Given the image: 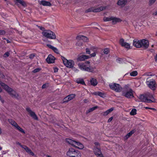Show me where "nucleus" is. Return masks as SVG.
Here are the masks:
<instances>
[{
	"label": "nucleus",
	"mask_w": 157,
	"mask_h": 157,
	"mask_svg": "<svg viewBox=\"0 0 157 157\" xmlns=\"http://www.w3.org/2000/svg\"><path fill=\"white\" fill-rule=\"evenodd\" d=\"M98 50V48L94 46L91 47L90 50L89 48H87L86 50V53L88 54H90V55H79L77 58V60L78 61H83L92 57H95L96 56Z\"/></svg>",
	"instance_id": "obj_1"
},
{
	"label": "nucleus",
	"mask_w": 157,
	"mask_h": 157,
	"mask_svg": "<svg viewBox=\"0 0 157 157\" xmlns=\"http://www.w3.org/2000/svg\"><path fill=\"white\" fill-rule=\"evenodd\" d=\"M90 62L87 61L85 62H82L78 64V66L79 69L81 70L87 71L89 72L94 73L96 69L95 66H92L90 64Z\"/></svg>",
	"instance_id": "obj_2"
},
{
	"label": "nucleus",
	"mask_w": 157,
	"mask_h": 157,
	"mask_svg": "<svg viewBox=\"0 0 157 157\" xmlns=\"http://www.w3.org/2000/svg\"><path fill=\"white\" fill-rule=\"evenodd\" d=\"M0 85L12 97L18 98L19 96L18 94L14 90L9 87L5 83L0 81Z\"/></svg>",
	"instance_id": "obj_3"
},
{
	"label": "nucleus",
	"mask_w": 157,
	"mask_h": 157,
	"mask_svg": "<svg viewBox=\"0 0 157 157\" xmlns=\"http://www.w3.org/2000/svg\"><path fill=\"white\" fill-rule=\"evenodd\" d=\"M134 91L128 85L124 86L122 91V95L129 98L134 97Z\"/></svg>",
	"instance_id": "obj_4"
},
{
	"label": "nucleus",
	"mask_w": 157,
	"mask_h": 157,
	"mask_svg": "<svg viewBox=\"0 0 157 157\" xmlns=\"http://www.w3.org/2000/svg\"><path fill=\"white\" fill-rule=\"evenodd\" d=\"M141 101L148 103L154 102L155 100L153 96L150 93H147L145 95H141L140 97Z\"/></svg>",
	"instance_id": "obj_5"
},
{
	"label": "nucleus",
	"mask_w": 157,
	"mask_h": 157,
	"mask_svg": "<svg viewBox=\"0 0 157 157\" xmlns=\"http://www.w3.org/2000/svg\"><path fill=\"white\" fill-rule=\"evenodd\" d=\"M66 141L69 144L79 149H82L84 147L82 144L72 139L67 138L66 139Z\"/></svg>",
	"instance_id": "obj_6"
},
{
	"label": "nucleus",
	"mask_w": 157,
	"mask_h": 157,
	"mask_svg": "<svg viewBox=\"0 0 157 157\" xmlns=\"http://www.w3.org/2000/svg\"><path fill=\"white\" fill-rule=\"evenodd\" d=\"M42 34L44 37L51 39H55L56 38L55 33L50 30H44Z\"/></svg>",
	"instance_id": "obj_7"
},
{
	"label": "nucleus",
	"mask_w": 157,
	"mask_h": 157,
	"mask_svg": "<svg viewBox=\"0 0 157 157\" xmlns=\"http://www.w3.org/2000/svg\"><path fill=\"white\" fill-rule=\"evenodd\" d=\"M61 59L63 60L64 65L69 68L73 67L74 65V62L71 59L68 60L63 56H61Z\"/></svg>",
	"instance_id": "obj_8"
},
{
	"label": "nucleus",
	"mask_w": 157,
	"mask_h": 157,
	"mask_svg": "<svg viewBox=\"0 0 157 157\" xmlns=\"http://www.w3.org/2000/svg\"><path fill=\"white\" fill-rule=\"evenodd\" d=\"M146 83L147 86L152 90H155L156 89L157 85L155 81L153 79L149 80L148 78L146 82Z\"/></svg>",
	"instance_id": "obj_9"
},
{
	"label": "nucleus",
	"mask_w": 157,
	"mask_h": 157,
	"mask_svg": "<svg viewBox=\"0 0 157 157\" xmlns=\"http://www.w3.org/2000/svg\"><path fill=\"white\" fill-rule=\"evenodd\" d=\"M110 88L112 90L116 92H119L122 90V88L119 84L115 83H111L109 84Z\"/></svg>",
	"instance_id": "obj_10"
},
{
	"label": "nucleus",
	"mask_w": 157,
	"mask_h": 157,
	"mask_svg": "<svg viewBox=\"0 0 157 157\" xmlns=\"http://www.w3.org/2000/svg\"><path fill=\"white\" fill-rule=\"evenodd\" d=\"M76 40L77 41L76 45L78 46H80L82 45V41H87V38L85 36L80 35L77 36Z\"/></svg>",
	"instance_id": "obj_11"
},
{
	"label": "nucleus",
	"mask_w": 157,
	"mask_h": 157,
	"mask_svg": "<svg viewBox=\"0 0 157 157\" xmlns=\"http://www.w3.org/2000/svg\"><path fill=\"white\" fill-rule=\"evenodd\" d=\"M105 9V7L103 6H101L100 7L97 8L92 7L86 10V12L88 13L92 11L94 12H98L103 10H104Z\"/></svg>",
	"instance_id": "obj_12"
},
{
	"label": "nucleus",
	"mask_w": 157,
	"mask_h": 157,
	"mask_svg": "<svg viewBox=\"0 0 157 157\" xmlns=\"http://www.w3.org/2000/svg\"><path fill=\"white\" fill-rule=\"evenodd\" d=\"M9 122L11 124L14 126L15 128L19 132L23 134L25 133V132L24 130L21 128L14 121L12 120H9Z\"/></svg>",
	"instance_id": "obj_13"
},
{
	"label": "nucleus",
	"mask_w": 157,
	"mask_h": 157,
	"mask_svg": "<svg viewBox=\"0 0 157 157\" xmlns=\"http://www.w3.org/2000/svg\"><path fill=\"white\" fill-rule=\"evenodd\" d=\"M119 43L121 46L123 47L128 49H129L130 48V44L126 42L123 39H121L119 40Z\"/></svg>",
	"instance_id": "obj_14"
},
{
	"label": "nucleus",
	"mask_w": 157,
	"mask_h": 157,
	"mask_svg": "<svg viewBox=\"0 0 157 157\" xmlns=\"http://www.w3.org/2000/svg\"><path fill=\"white\" fill-rule=\"evenodd\" d=\"M93 150L95 154L97 157H104L103 155L101 153L100 149L99 148L95 147L93 149Z\"/></svg>",
	"instance_id": "obj_15"
},
{
	"label": "nucleus",
	"mask_w": 157,
	"mask_h": 157,
	"mask_svg": "<svg viewBox=\"0 0 157 157\" xmlns=\"http://www.w3.org/2000/svg\"><path fill=\"white\" fill-rule=\"evenodd\" d=\"M27 111L29 113L31 116L33 118L36 120H38V117L36 115L35 113L31 110L29 108H26Z\"/></svg>",
	"instance_id": "obj_16"
},
{
	"label": "nucleus",
	"mask_w": 157,
	"mask_h": 157,
	"mask_svg": "<svg viewBox=\"0 0 157 157\" xmlns=\"http://www.w3.org/2000/svg\"><path fill=\"white\" fill-rule=\"evenodd\" d=\"M55 58L51 55H49L46 59V61L48 63H53L54 62Z\"/></svg>",
	"instance_id": "obj_17"
},
{
	"label": "nucleus",
	"mask_w": 157,
	"mask_h": 157,
	"mask_svg": "<svg viewBox=\"0 0 157 157\" xmlns=\"http://www.w3.org/2000/svg\"><path fill=\"white\" fill-rule=\"evenodd\" d=\"M76 150L72 148H70L67 152V155L68 156L72 157L73 155H75Z\"/></svg>",
	"instance_id": "obj_18"
},
{
	"label": "nucleus",
	"mask_w": 157,
	"mask_h": 157,
	"mask_svg": "<svg viewBox=\"0 0 157 157\" xmlns=\"http://www.w3.org/2000/svg\"><path fill=\"white\" fill-rule=\"evenodd\" d=\"M75 95L74 94H71L64 99L63 102H67L74 98L75 97Z\"/></svg>",
	"instance_id": "obj_19"
},
{
	"label": "nucleus",
	"mask_w": 157,
	"mask_h": 157,
	"mask_svg": "<svg viewBox=\"0 0 157 157\" xmlns=\"http://www.w3.org/2000/svg\"><path fill=\"white\" fill-rule=\"evenodd\" d=\"M127 3V0H118L117 4L121 7L124 6Z\"/></svg>",
	"instance_id": "obj_20"
},
{
	"label": "nucleus",
	"mask_w": 157,
	"mask_h": 157,
	"mask_svg": "<svg viewBox=\"0 0 157 157\" xmlns=\"http://www.w3.org/2000/svg\"><path fill=\"white\" fill-rule=\"evenodd\" d=\"M111 21L112 24L115 25L118 22H121L122 20L120 18L112 16Z\"/></svg>",
	"instance_id": "obj_21"
},
{
	"label": "nucleus",
	"mask_w": 157,
	"mask_h": 157,
	"mask_svg": "<svg viewBox=\"0 0 157 157\" xmlns=\"http://www.w3.org/2000/svg\"><path fill=\"white\" fill-rule=\"evenodd\" d=\"M141 47L147 48L149 46V42L147 40L143 39L141 40Z\"/></svg>",
	"instance_id": "obj_22"
},
{
	"label": "nucleus",
	"mask_w": 157,
	"mask_h": 157,
	"mask_svg": "<svg viewBox=\"0 0 157 157\" xmlns=\"http://www.w3.org/2000/svg\"><path fill=\"white\" fill-rule=\"evenodd\" d=\"M141 40H134L133 42V45L137 48H140L141 47Z\"/></svg>",
	"instance_id": "obj_23"
},
{
	"label": "nucleus",
	"mask_w": 157,
	"mask_h": 157,
	"mask_svg": "<svg viewBox=\"0 0 157 157\" xmlns=\"http://www.w3.org/2000/svg\"><path fill=\"white\" fill-rule=\"evenodd\" d=\"M39 4L44 6H51V3L48 1H39Z\"/></svg>",
	"instance_id": "obj_24"
},
{
	"label": "nucleus",
	"mask_w": 157,
	"mask_h": 157,
	"mask_svg": "<svg viewBox=\"0 0 157 157\" xmlns=\"http://www.w3.org/2000/svg\"><path fill=\"white\" fill-rule=\"evenodd\" d=\"M23 149L25 150L26 152L30 155L33 156L34 155V153L31 151V150L26 146H25L23 147Z\"/></svg>",
	"instance_id": "obj_25"
},
{
	"label": "nucleus",
	"mask_w": 157,
	"mask_h": 157,
	"mask_svg": "<svg viewBox=\"0 0 157 157\" xmlns=\"http://www.w3.org/2000/svg\"><path fill=\"white\" fill-rule=\"evenodd\" d=\"M47 46L49 48L52 49L57 54L59 53V51L55 47L50 44H47Z\"/></svg>",
	"instance_id": "obj_26"
},
{
	"label": "nucleus",
	"mask_w": 157,
	"mask_h": 157,
	"mask_svg": "<svg viewBox=\"0 0 157 157\" xmlns=\"http://www.w3.org/2000/svg\"><path fill=\"white\" fill-rule=\"evenodd\" d=\"M114 109L113 108H112L105 112H103L102 113V114L103 116H106L108 114L110 113Z\"/></svg>",
	"instance_id": "obj_27"
},
{
	"label": "nucleus",
	"mask_w": 157,
	"mask_h": 157,
	"mask_svg": "<svg viewBox=\"0 0 157 157\" xmlns=\"http://www.w3.org/2000/svg\"><path fill=\"white\" fill-rule=\"evenodd\" d=\"M16 3H19L24 6H25L26 4L25 3L23 0H14Z\"/></svg>",
	"instance_id": "obj_28"
},
{
	"label": "nucleus",
	"mask_w": 157,
	"mask_h": 157,
	"mask_svg": "<svg viewBox=\"0 0 157 157\" xmlns=\"http://www.w3.org/2000/svg\"><path fill=\"white\" fill-rule=\"evenodd\" d=\"M90 82L91 84L94 86H96L98 83L96 80L94 78H92L90 80Z\"/></svg>",
	"instance_id": "obj_29"
},
{
	"label": "nucleus",
	"mask_w": 157,
	"mask_h": 157,
	"mask_svg": "<svg viewBox=\"0 0 157 157\" xmlns=\"http://www.w3.org/2000/svg\"><path fill=\"white\" fill-rule=\"evenodd\" d=\"M75 153V155H73L72 157H81V154L79 151H76Z\"/></svg>",
	"instance_id": "obj_30"
},
{
	"label": "nucleus",
	"mask_w": 157,
	"mask_h": 157,
	"mask_svg": "<svg viewBox=\"0 0 157 157\" xmlns=\"http://www.w3.org/2000/svg\"><path fill=\"white\" fill-rule=\"evenodd\" d=\"M76 82L77 83H80L82 84L83 85L85 84V82L82 79L79 78L77 79L76 81Z\"/></svg>",
	"instance_id": "obj_31"
},
{
	"label": "nucleus",
	"mask_w": 157,
	"mask_h": 157,
	"mask_svg": "<svg viewBox=\"0 0 157 157\" xmlns=\"http://www.w3.org/2000/svg\"><path fill=\"white\" fill-rule=\"evenodd\" d=\"M130 75L131 76L135 77L137 75L138 72L136 71H134L130 73Z\"/></svg>",
	"instance_id": "obj_32"
},
{
	"label": "nucleus",
	"mask_w": 157,
	"mask_h": 157,
	"mask_svg": "<svg viewBox=\"0 0 157 157\" xmlns=\"http://www.w3.org/2000/svg\"><path fill=\"white\" fill-rule=\"evenodd\" d=\"M112 16L109 17H105L103 18V21H111Z\"/></svg>",
	"instance_id": "obj_33"
},
{
	"label": "nucleus",
	"mask_w": 157,
	"mask_h": 157,
	"mask_svg": "<svg viewBox=\"0 0 157 157\" xmlns=\"http://www.w3.org/2000/svg\"><path fill=\"white\" fill-rule=\"evenodd\" d=\"M134 132L133 131H132L130 132L129 133H128L127 135L125 137V139H127L130 136H131L133 133Z\"/></svg>",
	"instance_id": "obj_34"
},
{
	"label": "nucleus",
	"mask_w": 157,
	"mask_h": 157,
	"mask_svg": "<svg viewBox=\"0 0 157 157\" xmlns=\"http://www.w3.org/2000/svg\"><path fill=\"white\" fill-rule=\"evenodd\" d=\"M136 109H133L130 112V114L131 115H134L136 114Z\"/></svg>",
	"instance_id": "obj_35"
},
{
	"label": "nucleus",
	"mask_w": 157,
	"mask_h": 157,
	"mask_svg": "<svg viewBox=\"0 0 157 157\" xmlns=\"http://www.w3.org/2000/svg\"><path fill=\"white\" fill-rule=\"evenodd\" d=\"M98 95L103 98L105 97V95L103 93L100 92H98Z\"/></svg>",
	"instance_id": "obj_36"
},
{
	"label": "nucleus",
	"mask_w": 157,
	"mask_h": 157,
	"mask_svg": "<svg viewBox=\"0 0 157 157\" xmlns=\"http://www.w3.org/2000/svg\"><path fill=\"white\" fill-rule=\"evenodd\" d=\"M97 106H95V107H93L91 108H90V109H89L88 110V112H91V111L95 110V109H97Z\"/></svg>",
	"instance_id": "obj_37"
},
{
	"label": "nucleus",
	"mask_w": 157,
	"mask_h": 157,
	"mask_svg": "<svg viewBox=\"0 0 157 157\" xmlns=\"http://www.w3.org/2000/svg\"><path fill=\"white\" fill-rule=\"evenodd\" d=\"M41 69L40 68H37L35 69L33 71V73H36L39 71Z\"/></svg>",
	"instance_id": "obj_38"
},
{
	"label": "nucleus",
	"mask_w": 157,
	"mask_h": 157,
	"mask_svg": "<svg viewBox=\"0 0 157 157\" xmlns=\"http://www.w3.org/2000/svg\"><path fill=\"white\" fill-rule=\"evenodd\" d=\"M156 0H150L149 2V4L151 5L154 4Z\"/></svg>",
	"instance_id": "obj_39"
},
{
	"label": "nucleus",
	"mask_w": 157,
	"mask_h": 157,
	"mask_svg": "<svg viewBox=\"0 0 157 157\" xmlns=\"http://www.w3.org/2000/svg\"><path fill=\"white\" fill-rule=\"evenodd\" d=\"M109 50L108 48L105 49L104 51V52L105 54H108L109 52Z\"/></svg>",
	"instance_id": "obj_40"
},
{
	"label": "nucleus",
	"mask_w": 157,
	"mask_h": 157,
	"mask_svg": "<svg viewBox=\"0 0 157 157\" xmlns=\"http://www.w3.org/2000/svg\"><path fill=\"white\" fill-rule=\"evenodd\" d=\"M48 86V83H45L43 84L42 87V89H44Z\"/></svg>",
	"instance_id": "obj_41"
},
{
	"label": "nucleus",
	"mask_w": 157,
	"mask_h": 157,
	"mask_svg": "<svg viewBox=\"0 0 157 157\" xmlns=\"http://www.w3.org/2000/svg\"><path fill=\"white\" fill-rule=\"evenodd\" d=\"M5 33V32L4 30H0V35L4 34Z\"/></svg>",
	"instance_id": "obj_42"
},
{
	"label": "nucleus",
	"mask_w": 157,
	"mask_h": 157,
	"mask_svg": "<svg viewBox=\"0 0 157 157\" xmlns=\"http://www.w3.org/2000/svg\"><path fill=\"white\" fill-rule=\"evenodd\" d=\"M123 59L121 58H118L117 59V61L119 63H121L122 62Z\"/></svg>",
	"instance_id": "obj_43"
},
{
	"label": "nucleus",
	"mask_w": 157,
	"mask_h": 157,
	"mask_svg": "<svg viewBox=\"0 0 157 157\" xmlns=\"http://www.w3.org/2000/svg\"><path fill=\"white\" fill-rule=\"evenodd\" d=\"M9 52H6L4 55L3 56L5 58L9 56Z\"/></svg>",
	"instance_id": "obj_44"
},
{
	"label": "nucleus",
	"mask_w": 157,
	"mask_h": 157,
	"mask_svg": "<svg viewBox=\"0 0 157 157\" xmlns=\"http://www.w3.org/2000/svg\"><path fill=\"white\" fill-rule=\"evenodd\" d=\"M16 144L17 145H18L20 146L21 147H22L23 148V147H24L25 146L21 145V144L18 142H16Z\"/></svg>",
	"instance_id": "obj_45"
},
{
	"label": "nucleus",
	"mask_w": 157,
	"mask_h": 157,
	"mask_svg": "<svg viewBox=\"0 0 157 157\" xmlns=\"http://www.w3.org/2000/svg\"><path fill=\"white\" fill-rule=\"evenodd\" d=\"M53 70L54 71L55 73H56L58 72V69L56 67H54L53 68Z\"/></svg>",
	"instance_id": "obj_46"
},
{
	"label": "nucleus",
	"mask_w": 157,
	"mask_h": 157,
	"mask_svg": "<svg viewBox=\"0 0 157 157\" xmlns=\"http://www.w3.org/2000/svg\"><path fill=\"white\" fill-rule=\"evenodd\" d=\"M144 108L146 109H150L152 110H155V108H150L148 107H144Z\"/></svg>",
	"instance_id": "obj_47"
},
{
	"label": "nucleus",
	"mask_w": 157,
	"mask_h": 157,
	"mask_svg": "<svg viewBox=\"0 0 157 157\" xmlns=\"http://www.w3.org/2000/svg\"><path fill=\"white\" fill-rule=\"evenodd\" d=\"M35 56V55L34 54H32L30 55L29 58L31 59H32Z\"/></svg>",
	"instance_id": "obj_48"
},
{
	"label": "nucleus",
	"mask_w": 157,
	"mask_h": 157,
	"mask_svg": "<svg viewBox=\"0 0 157 157\" xmlns=\"http://www.w3.org/2000/svg\"><path fill=\"white\" fill-rule=\"evenodd\" d=\"M8 152V151H3L2 152V154L3 155L6 154Z\"/></svg>",
	"instance_id": "obj_49"
},
{
	"label": "nucleus",
	"mask_w": 157,
	"mask_h": 157,
	"mask_svg": "<svg viewBox=\"0 0 157 157\" xmlns=\"http://www.w3.org/2000/svg\"><path fill=\"white\" fill-rule=\"evenodd\" d=\"M98 91L95 92H94L92 93V94L95 95H98Z\"/></svg>",
	"instance_id": "obj_50"
},
{
	"label": "nucleus",
	"mask_w": 157,
	"mask_h": 157,
	"mask_svg": "<svg viewBox=\"0 0 157 157\" xmlns=\"http://www.w3.org/2000/svg\"><path fill=\"white\" fill-rule=\"evenodd\" d=\"M113 119V117H111L108 119V122H111L112 121Z\"/></svg>",
	"instance_id": "obj_51"
},
{
	"label": "nucleus",
	"mask_w": 157,
	"mask_h": 157,
	"mask_svg": "<svg viewBox=\"0 0 157 157\" xmlns=\"http://www.w3.org/2000/svg\"><path fill=\"white\" fill-rule=\"evenodd\" d=\"M94 144L95 146H97L99 145V144L98 142H95L94 143Z\"/></svg>",
	"instance_id": "obj_52"
},
{
	"label": "nucleus",
	"mask_w": 157,
	"mask_h": 157,
	"mask_svg": "<svg viewBox=\"0 0 157 157\" xmlns=\"http://www.w3.org/2000/svg\"><path fill=\"white\" fill-rule=\"evenodd\" d=\"M144 75H146V76H150L151 75H150V73H145Z\"/></svg>",
	"instance_id": "obj_53"
},
{
	"label": "nucleus",
	"mask_w": 157,
	"mask_h": 157,
	"mask_svg": "<svg viewBox=\"0 0 157 157\" xmlns=\"http://www.w3.org/2000/svg\"><path fill=\"white\" fill-rule=\"evenodd\" d=\"M155 60L156 61H157V54H156L155 57Z\"/></svg>",
	"instance_id": "obj_54"
},
{
	"label": "nucleus",
	"mask_w": 157,
	"mask_h": 157,
	"mask_svg": "<svg viewBox=\"0 0 157 157\" xmlns=\"http://www.w3.org/2000/svg\"><path fill=\"white\" fill-rule=\"evenodd\" d=\"M154 14L155 15H157V11L154 13Z\"/></svg>",
	"instance_id": "obj_55"
},
{
	"label": "nucleus",
	"mask_w": 157,
	"mask_h": 157,
	"mask_svg": "<svg viewBox=\"0 0 157 157\" xmlns=\"http://www.w3.org/2000/svg\"><path fill=\"white\" fill-rule=\"evenodd\" d=\"M2 89L0 87V92H2Z\"/></svg>",
	"instance_id": "obj_56"
},
{
	"label": "nucleus",
	"mask_w": 157,
	"mask_h": 157,
	"mask_svg": "<svg viewBox=\"0 0 157 157\" xmlns=\"http://www.w3.org/2000/svg\"><path fill=\"white\" fill-rule=\"evenodd\" d=\"M2 131H1V128H0V134H1V133H2Z\"/></svg>",
	"instance_id": "obj_57"
},
{
	"label": "nucleus",
	"mask_w": 157,
	"mask_h": 157,
	"mask_svg": "<svg viewBox=\"0 0 157 157\" xmlns=\"http://www.w3.org/2000/svg\"><path fill=\"white\" fill-rule=\"evenodd\" d=\"M2 149V147L0 146V150H1Z\"/></svg>",
	"instance_id": "obj_58"
},
{
	"label": "nucleus",
	"mask_w": 157,
	"mask_h": 157,
	"mask_svg": "<svg viewBox=\"0 0 157 157\" xmlns=\"http://www.w3.org/2000/svg\"><path fill=\"white\" fill-rule=\"evenodd\" d=\"M40 29H44V28H43V27H40Z\"/></svg>",
	"instance_id": "obj_59"
},
{
	"label": "nucleus",
	"mask_w": 157,
	"mask_h": 157,
	"mask_svg": "<svg viewBox=\"0 0 157 157\" xmlns=\"http://www.w3.org/2000/svg\"><path fill=\"white\" fill-rule=\"evenodd\" d=\"M48 157H52L51 156H49V155H48Z\"/></svg>",
	"instance_id": "obj_60"
},
{
	"label": "nucleus",
	"mask_w": 157,
	"mask_h": 157,
	"mask_svg": "<svg viewBox=\"0 0 157 157\" xmlns=\"http://www.w3.org/2000/svg\"><path fill=\"white\" fill-rule=\"evenodd\" d=\"M7 43H9V41L8 40H7Z\"/></svg>",
	"instance_id": "obj_61"
},
{
	"label": "nucleus",
	"mask_w": 157,
	"mask_h": 157,
	"mask_svg": "<svg viewBox=\"0 0 157 157\" xmlns=\"http://www.w3.org/2000/svg\"><path fill=\"white\" fill-rule=\"evenodd\" d=\"M76 71H78V70H77V69H76Z\"/></svg>",
	"instance_id": "obj_62"
},
{
	"label": "nucleus",
	"mask_w": 157,
	"mask_h": 157,
	"mask_svg": "<svg viewBox=\"0 0 157 157\" xmlns=\"http://www.w3.org/2000/svg\"><path fill=\"white\" fill-rule=\"evenodd\" d=\"M5 0V1H7V0Z\"/></svg>",
	"instance_id": "obj_63"
}]
</instances>
